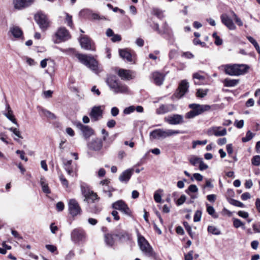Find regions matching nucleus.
<instances>
[{"mask_svg":"<svg viewBox=\"0 0 260 260\" xmlns=\"http://www.w3.org/2000/svg\"><path fill=\"white\" fill-rule=\"evenodd\" d=\"M223 69L225 73L230 76H240L245 74L249 67L244 64H226L219 67Z\"/></svg>","mask_w":260,"mask_h":260,"instance_id":"nucleus-1","label":"nucleus"},{"mask_svg":"<svg viewBox=\"0 0 260 260\" xmlns=\"http://www.w3.org/2000/svg\"><path fill=\"white\" fill-rule=\"evenodd\" d=\"M107 84L110 89L115 93H127L128 87L122 84L115 76H110L107 79Z\"/></svg>","mask_w":260,"mask_h":260,"instance_id":"nucleus-2","label":"nucleus"},{"mask_svg":"<svg viewBox=\"0 0 260 260\" xmlns=\"http://www.w3.org/2000/svg\"><path fill=\"white\" fill-rule=\"evenodd\" d=\"M80 62L95 73L98 72V62L91 55L80 53L76 54Z\"/></svg>","mask_w":260,"mask_h":260,"instance_id":"nucleus-3","label":"nucleus"},{"mask_svg":"<svg viewBox=\"0 0 260 260\" xmlns=\"http://www.w3.org/2000/svg\"><path fill=\"white\" fill-rule=\"evenodd\" d=\"M191 110L185 114V118L187 119L193 118L199 115L205 111L209 110L211 107L208 105H200L197 104H191L189 105Z\"/></svg>","mask_w":260,"mask_h":260,"instance_id":"nucleus-4","label":"nucleus"},{"mask_svg":"<svg viewBox=\"0 0 260 260\" xmlns=\"http://www.w3.org/2000/svg\"><path fill=\"white\" fill-rule=\"evenodd\" d=\"M86 233L82 228H75L71 232V240L75 244H83L86 242Z\"/></svg>","mask_w":260,"mask_h":260,"instance_id":"nucleus-5","label":"nucleus"},{"mask_svg":"<svg viewBox=\"0 0 260 260\" xmlns=\"http://www.w3.org/2000/svg\"><path fill=\"white\" fill-rule=\"evenodd\" d=\"M180 132L178 130L167 129L159 128L156 129L150 133V139H165L175 135L179 134Z\"/></svg>","mask_w":260,"mask_h":260,"instance_id":"nucleus-6","label":"nucleus"},{"mask_svg":"<svg viewBox=\"0 0 260 260\" xmlns=\"http://www.w3.org/2000/svg\"><path fill=\"white\" fill-rule=\"evenodd\" d=\"M138 244L140 249L146 256L154 258H156V254L153 250L152 247L143 236L139 237Z\"/></svg>","mask_w":260,"mask_h":260,"instance_id":"nucleus-7","label":"nucleus"},{"mask_svg":"<svg viewBox=\"0 0 260 260\" xmlns=\"http://www.w3.org/2000/svg\"><path fill=\"white\" fill-rule=\"evenodd\" d=\"M81 190L82 194L85 197L84 201L88 203L91 201L94 203L96 200H99V198L96 193L90 190L89 187L85 184L83 183L81 185Z\"/></svg>","mask_w":260,"mask_h":260,"instance_id":"nucleus-8","label":"nucleus"},{"mask_svg":"<svg viewBox=\"0 0 260 260\" xmlns=\"http://www.w3.org/2000/svg\"><path fill=\"white\" fill-rule=\"evenodd\" d=\"M70 38L68 31L64 27H60L54 34L52 40L55 44L64 42Z\"/></svg>","mask_w":260,"mask_h":260,"instance_id":"nucleus-9","label":"nucleus"},{"mask_svg":"<svg viewBox=\"0 0 260 260\" xmlns=\"http://www.w3.org/2000/svg\"><path fill=\"white\" fill-rule=\"evenodd\" d=\"M35 19L43 31L46 30L49 26L50 22L46 15L41 12H38L35 15Z\"/></svg>","mask_w":260,"mask_h":260,"instance_id":"nucleus-10","label":"nucleus"},{"mask_svg":"<svg viewBox=\"0 0 260 260\" xmlns=\"http://www.w3.org/2000/svg\"><path fill=\"white\" fill-rule=\"evenodd\" d=\"M206 134L209 136L222 137L226 135L227 131L221 126H212L208 129Z\"/></svg>","mask_w":260,"mask_h":260,"instance_id":"nucleus-11","label":"nucleus"},{"mask_svg":"<svg viewBox=\"0 0 260 260\" xmlns=\"http://www.w3.org/2000/svg\"><path fill=\"white\" fill-rule=\"evenodd\" d=\"M112 208L115 210L120 211L128 216H131V211L125 202L122 200H119L113 203Z\"/></svg>","mask_w":260,"mask_h":260,"instance_id":"nucleus-12","label":"nucleus"},{"mask_svg":"<svg viewBox=\"0 0 260 260\" xmlns=\"http://www.w3.org/2000/svg\"><path fill=\"white\" fill-rule=\"evenodd\" d=\"M68 206L70 213L72 216H75L81 214V209L76 200H70Z\"/></svg>","mask_w":260,"mask_h":260,"instance_id":"nucleus-13","label":"nucleus"},{"mask_svg":"<svg viewBox=\"0 0 260 260\" xmlns=\"http://www.w3.org/2000/svg\"><path fill=\"white\" fill-rule=\"evenodd\" d=\"M189 83L186 80H183L179 83L178 89L174 95L177 98H181L187 91Z\"/></svg>","mask_w":260,"mask_h":260,"instance_id":"nucleus-14","label":"nucleus"},{"mask_svg":"<svg viewBox=\"0 0 260 260\" xmlns=\"http://www.w3.org/2000/svg\"><path fill=\"white\" fill-rule=\"evenodd\" d=\"M74 125L81 130L85 139H88L93 135V130L89 126L84 125L79 121L75 122Z\"/></svg>","mask_w":260,"mask_h":260,"instance_id":"nucleus-15","label":"nucleus"},{"mask_svg":"<svg viewBox=\"0 0 260 260\" xmlns=\"http://www.w3.org/2000/svg\"><path fill=\"white\" fill-rule=\"evenodd\" d=\"M80 43L82 48L87 50H95V46L92 40L86 36H82L80 39Z\"/></svg>","mask_w":260,"mask_h":260,"instance_id":"nucleus-16","label":"nucleus"},{"mask_svg":"<svg viewBox=\"0 0 260 260\" xmlns=\"http://www.w3.org/2000/svg\"><path fill=\"white\" fill-rule=\"evenodd\" d=\"M165 121L170 124L177 125L184 122L183 117L179 114H173L165 118Z\"/></svg>","mask_w":260,"mask_h":260,"instance_id":"nucleus-17","label":"nucleus"},{"mask_svg":"<svg viewBox=\"0 0 260 260\" xmlns=\"http://www.w3.org/2000/svg\"><path fill=\"white\" fill-rule=\"evenodd\" d=\"M91 118L94 121H98L103 116V111L101 106H94L89 114Z\"/></svg>","mask_w":260,"mask_h":260,"instance_id":"nucleus-18","label":"nucleus"},{"mask_svg":"<svg viewBox=\"0 0 260 260\" xmlns=\"http://www.w3.org/2000/svg\"><path fill=\"white\" fill-rule=\"evenodd\" d=\"M221 21L222 23L225 25L229 29L235 30L236 26L234 23L233 20L230 17L226 14H223L220 16Z\"/></svg>","mask_w":260,"mask_h":260,"instance_id":"nucleus-19","label":"nucleus"},{"mask_svg":"<svg viewBox=\"0 0 260 260\" xmlns=\"http://www.w3.org/2000/svg\"><path fill=\"white\" fill-rule=\"evenodd\" d=\"M88 147L90 150L100 151L103 147L102 140L99 138L93 139L88 144Z\"/></svg>","mask_w":260,"mask_h":260,"instance_id":"nucleus-20","label":"nucleus"},{"mask_svg":"<svg viewBox=\"0 0 260 260\" xmlns=\"http://www.w3.org/2000/svg\"><path fill=\"white\" fill-rule=\"evenodd\" d=\"M133 72L130 70L125 69H119L118 72V76L123 80H131L135 78L133 74Z\"/></svg>","mask_w":260,"mask_h":260,"instance_id":"nucleus-21","label":"nucleus"},{"mask_svg":"<svg viewBox=\"0 0 260 260\" xmlns=\"http://www.w3.org/2000/svg\"><path fill=\"white\" fill-rule=\"evenodd\" d=\"M133 172V169H129L123 171L119 176V180L122 182L127 183L130 179Z\"/></svg>","mask_w":260,"mask_h":260,"instance_id":"nucleus-22","label":"nucleus"},{"mask_svg":"<svg viewBox=\"0 0 260 260\" xmlns=\"http://www.w3.org/2000/svg\"><path fill=\"white\" fill-rule=\"evenodd\" d=\"M34 0H15L14 6L16 9H20L29 6Z\"/></svg>","mask_w":260,"mask_h":260,"instance_id":"nucleus-23","label":"nucleus"},{"mask_svg":"<svg viewBox=\"0 0 260 260\" xmlns=\"http://www.w3.org/2000/svg\"><path fill=\"white\" fill-rule=\"evenodd\" d=\"M173 107V105H161L159 107L156 109V113L157 114H164L171 111Z\"/></svg>","mask_w":260,"mask_h":260,"instance_id":"nucleus-24","label":"nucleus"},{"mask_svg":"<svg viewBox=\"0 0 260 260\" xmlns=\"http://www.w3.org/2000/svg\"><path fill=\"white\" fill-rule=\"evenodd\" d=\"M152 76L154 83L157 85H160L162 84L164 80V76L162 74L156 72L153 73Z\"/></svg>","mask_w":260,"mask_h":260,"instance_id":"nucleus-25","label":"nucleus"},{"mask_svg":"<svg viewBox=\"0 0 260 260\" xmlns=\"http://www.w3.org/2000/svg\"><path fill=\"white\" fill-rule=\"evenodd\" d=\"M119 53L120 57L127 61H132L131 54L126 49H120Z\"/></svg>","mask_w":260,"mask_h":260,"instance_id":"nucleus-26","label":"nucleus"},{"mask_svg":"<svg viewBox=\"0 0 260 260\" xmlns=\"http://www.w3.org/2000/svg\"><path fill=\"white\" fill-rule=\"evenodd\" d=\"M6 108L8 111L7 113H5L4 114L10 120H11L13 123L18 124L16 121V119L14 118V116L13 114V111L11 110L10 106L8 104L6 105Z\"/></svg>","mask_w":260,"mask_h":260,"instance_id":"nucleus-27","label":"nucleus"},{"mask_svg":"<svg viewBox=\"0 0 260 260\" xmlns=\"http://www.w3.org/2000/svg\"><path fill=\"white\" fill-rule=\"evenodd\" d=\"M10 32L15 38H20L22 36L23 32L21 29L18 26H13L10 27Z\"/></svg>","mask_w":260,"mask_h":260,"instance_id":"nucleus-28","label":"nucleus"},{"mask_svg":"<svg viewBox=\"0 0 260 260\" xmlns=\"http://www.w3.org/2000/svg\"><path fill=\"white\" fill-rule=\"evenodd\" d=\"M239 82V79H231L226 78L224 79L223 84L226 87H234L236 86Z\"/></svg>","mask_w":260,"mask_h":260,"instance_id":"nucleus-29","label":"nucleus"},{"mask_svg":"<svg viewBox=\"0 0 260 260\" xmlns=\"http://www.w3.org/2000/svg\"><path fill=\"white\" fill-rule=\"evenodd\" d=\"M105 241L107 245L109 246H112L114 244V240L113 235L110 234H107L105 236Z\"/></svg>","mask_w":260,"mask_h":260,"instance_id":"nucleus-30","label":"nucleus"},{"mask_svg":"<svg viewBox=\"0 0 260 260\" xmlns=\"http://www.w3.org/2000/svg\"><path fill=\"white\" fill-rule=\"evenodd\" d=\"M40 184L42 187V190L44 193L47 194H49L50 193V190L49 188L48 184L45 182L44 178H41Z\"/></svg>","mask_w":260,"mask_h":260,"instance_id":"nucleus-31","label":"nucleus"},{"mask_svg":"<svg viewBox=\"0 0 260 260\" xmlns=\"http://www.w3.org/2000/svg\"><path fill=\"white\" fill-rule=\"evenodd\" d=\"M247 39L248 40V41L251 43L253 44V45L254 46V47H255L256 50L257 51V52H258V53L259 54H260V47H259V45L258 44V43H257V42L256 41V40L255 39H254V38H253L251 36H247Z\"/></svg>","mask_w":260,"mask_h":260,"instance_id":"nucleus-32","label":"nucleus"},{"mask_svg":"<svg viewBox=\"0 0 260 260\" xmlns=\"http://www.w3.org/2000/svg\"><path fill=\"white\" fill-rule=\"evenodd\" d=\"M121 241H126L130 239V236L126 232H121L115 235Z\"/></svg>","mask_w":260,"mask_h":260,"instance_id":"nucleus-33","label":"nucleus"},{"mask_svg":"<svg viewBox=\"0 0 260 260\" xmlns=\"http://www.w3.org/2000/svg\"><path fill=\"white\" fill-rule=\"evenodd\" d=\"M38 109H40L42 112V113L44 114V115H45L46 117H48L49 118H50L52 119L55 118V115L54 114L52 113L51 112H50V111H49L47 110L44 109L40 107H38Z\"/></svg>","mask_w":260,"mask_h":260,"instance_id":"nucleus-34","label":"nucleus"},{"mask_svg":"<svg viewBox=\"0 0 260 260\" xmlns=\"http://www.w3.org/2000/svg\"><path fill=\"white\" fill-rule=\"evenodd\" d=\"M206 207L207 211L209 215H211L214 218L218 217L217 215L215 213V209L212 206L209 205L208 204H206Z\"/></svg>","mask_w":260,"mask_h":260,"instance_id":"nucleus-35","label":"nucleus"},{"mask_svg":"<svg viewBox=\"0 0 260 260\" xmlns=\"http://www.w3.org/2000/svg\"><path fill=\"white\" fill-rule=\"evenodd\" d=\"M202 160V158L193 155L190 158L189 162L192 165L196 166L198 164H200Z\"/></svg>","mask_w":260,"mask_h":260,"instance_id":"nucleus-36","label":"nucleus"},{"mask_svg":"<svg viewBox=\"0 0 260 260\" xmlns=\"http://www.w3.org/2000/svg\"><path fill=\"white\" fill-rule=\"evenodd\" d=\"M208 231L213 235H218L220 234V231L216 227L213 225H209L208 227Z\"/></svg>","mask_w":260,"mask_h":260,"instance_id":"nucleus-37","label":"nucleus"},{"mask_svg":"<svg viewBox=\"0 0 260 260\" xmlns=\"http://www.w3.org/2000/svg\"><path fill=\"white\" fill-rule=\"evenodd\" d=\"M254 136V134L248 131L246 134L245 137L242 138V141L243 142H247L251 140Z\"/></svg>","mask_w":260,"mask_h":260,"instance_id":"nucleus-38","label":"nucleus"},{"mask_svg":"<svg viewBox=\"0 0 260 260\" xmlns=\"http://www.w3.org/2000/svg\"><path fill=\"white\" fill-rule=\"evenodd\" d=\"M233 225L236 228L241 227L243 229H245L244 224L239 219H234Z\"/></svg>","mask_w":260,"mask_h":260,"instance_id":"nucleus-39","label":"nucleus"},{"mask_svg":"<svg viewBox=\"0 0 260 260\" xmlns=\"http://www.w3.org/2000/svg\"><path fill=\"white\" fill-rule=\"evenodd\" d=\"M64 170L67 171L68 173V174L72 177L76 176L77 175L76 173L74 172L73 171V168L71 166H66L65 167H63Z\"/></svg>","mask_w":260,"mask_h":260,"instance_id":"nucleus-40","label":"nucleus"},{"mask_svg":"<svg viewBox=\"0 0 260 260\" xmlns=\"http://www.w3.org/2000/svg\"><path fill=\"white\" fill-rule=\"evenodd\" d=\"M45 247L48 251H49L51 253H55L56 254H58L57 247L55 246L50 244H47L45 245Z\"/></svg>","mask_w":260,"mask_h":260,"instance_id":"nucleus-41","label":"nucleus"},{"mask_svg":"<svg viewBox=\"0 0 260 260\" xmlns=\"http://www.w3.org/2000/svg\"><path fill=\"white\" fill-rule=\"evenodd\" d=\"M251 163L255 166H258L260 165V156L255 155L251 159Z\"/></svg>","mask_w":260,"mask_h":260,"instance_id":"nucleus-42","label":"nucleus"},{"mask_svg":"<svg viewBox=\"0 0 260 260\" xmlns=\"http://www.w3.org/2000/svg\"><path fill=\"white\" fill-rule=\"evenodd\" d=\"M198 191V188L196 185L191 184L189 186L188 189L186 190V192L190 194L189 192H197Z\"/></svg>","mask_w":260,"mask_h":260,"instance_id":"nucleus-43","label":"nucleus"},{"mask_svg":"<svg viewBox=\"0 0 260 260\" xmlns=\"http://www.w3.org/2000/svg\"><path fill=\"white\" fill-rule=\"evenodd\" d=\"M231 13L234 18V20L236 22V23L238 25L241 26L243 25V22L242 20L238 17V16L236 14V13L233 11H231Z\"/></svg>","mask_w":260,"mask_h":260,"instance_id":"nucleus-44","label":"nucleus"},{"mask_svg":"<svg viewBox=\"0 0 260 260\" xmlns=\"http://www.w3.org/2000/svg\"><path fill=\"white\" fill-rule=\"evenodd\" d=\"M207 90L199 89L197 92V96L199 98H203L207 95Z\"/></svg>","mask_w":260,"mask_h":260,"instance_id":"nucleus-45","label":"nucleus"},{"mask_svg":"<svg viewBox=\"0 0 260 260\" xmlns=\"http://www.w3.org/2000/svg\"><path fill=\"white\" fill-rule=\"evenodd\" d=\"M201 216L202 212L200 210H197L194 215L193 221L194 222L200 221L201 220Z\"/></svg>","mask_w":260,"mask_h":260,"instance_id":"nucleus-46","label":"nucleus"},{"mask_svg":"<svg viewBox=\"0 0 260 260\" xmlns=\"http://www.w3.org/2000/svg\"><path fill=\"white\" fill-rule=\"evenodd\" d=\"M8 129L10 131L13 132V134L15 135H16L17 137H18V138L22 139V137L21 136L20 131L18 129H17L16 128L10 127V128H9Z\"/></svg>","mask_w":260,"mask_h":260,"instance_id":"nucleus-47","label":"nucleus"},{"mask_svg":"<svg viewBox=\"0 0 260 260\" xmlns=\"http://www.w3.org/2000/svg\"><path fill=\"white\" fill-rule=\"evenodd\" d=\"M207 143V140H205L204 141H194L192 142V148H195L197 145H206Z\"/></svg>","mask_w":260,"mask_h":260,"instance_id":"nucleus-48","label":"nucleus"},{"mask_svg":"<svg viewBox=\"0 0 260 260\" xmlns=\"http://www.w3.org/2000/svg\"><path fill=\"white\" fill-rule=\"evenodd\" d=\"M230 203L232 205H234L237 207H244V204L242 202H241L239 201L236 200H234V199L231 200V201H230Z\"/></svg>","mask_w":260,"mask_h":260,"instance_id":"nucleus-49","label":"nucleus"},{"mask_svg":"<svg viewBox=\"0 0 260 260\" xmlns=\"http://www.w3.org/2000/svg\"><path fill=\"white\" fill-rule=\"evenodd\" d=\"M135 110V107L134 106H131L125 108L123 110V113L125 114H129L133 112Z\"/></svg>","mask_w":260,"mask_h":260,"instance_id":"nucleus-50","label":"nucleus"},{"mask_svg":"<svg viewBox=\"0 0 260 260\" xmlns=\"http://www.w3.org/2000/svg\"><path fill=\"white\" fill-rule=\"evenodd\" d=\"M66 21L69 26L71 27L73 26V23L72 22V16H70L68 14H66Z\"/></svg>","mask_w":260,"mask_h":260,"instance_id":"nucleus-51","label":"nucleus"},{"mask_svg":"<svg viewBox=\"0 0 260 260\" xmlns=\"http://www.w3.org/2000/svg\"><path fill=\"white\" fill-rule=\"evenodd\" d=\"M186 200V197L185 195H181V197L178 199L177 201V204L178 206H180L183 204Z\"/></svg>","mask_w":260,"mask_h":260,"instance_id":"nucleus-52","label":"nucleus"},{"mask_svg":"<svg viewBox=\"0 0 260 260\" xmlns=\"http://www.w3.org/2000/svg\"><path fill=\"white\" fill-rule=\"evenodd\" d=\"M192 77L194 79H198L200 81H203L205 79L204 76L200 75L199 73H194Z\"/></svg>","mask_w":260,"mask_h":260,"instance_id":"nucleus-53","label":"nucleus"},{"mask_svg":"<svg viewBox=\"0 0 260 260\" xmlns=\"http://www.w3.org/2000/svg\"><path fill=\"white\" fill-rule=\"evenodd\" d=\"M90 17L93 20L106 19V18L104 17H101L98 14L96 13L91 14Z\"/></svg>","mask_w":260,"mask_h":260,"instance_id":"nucleus-54","label":"nucleus"},{"mask_svg":"<svg viewBox=\"0 0 260 260\" xmlns=\"http://www.w3.org/2000/svg\"><path fill=\"white\" fill-rule=\"evenodd\" d=\"M183 225H184V227L185 228V230L188 232V233L189 234V235L190 236L192 237V235H191V226L189 225L188 222H186V221H184L183 222Z\"/></svg>","mask_w":260,"mask_h":260,"instance_id":"nucleus-55","label":"nucleus"},{"mask_svg":"<svg viewBox=\"0 0 260 260\" xmlns=\"http://www.w3.org/2000/svg\"><path fill=\"white\" fill-rule=\"evenodd\" d=\"M16 153L18 154H20V157L21 159L25 160V161H27V158L25 156V153L23 151L21 150H17Z\"/></svg>","mask_w":260,"mask_h":260,"instance_id":"nucleus-56","label":"nucleus"},{"mask_svg":"<svg viewBox=\"0 0 260 260\" xmlns=\"http://www.w3.org/2000/svg\"><path fill=\"white\" fill-rule=\"evenodd\" d=\"M59 179L63 185L65 186L66 187H68V181L62 175H60Z\"/></svg>","mask_w":260,"mask_h":260,"instance_id":"nucleus-57","label":"nucleus"},{"mask_svg":"<svg viewBox=\"0 0 260 260\" xmlns=\"http://www.w3.org/2000/svg\"><path fill=\"white\" fill-rule=\"evenodd\" d=\"M235 125L238 128H242L244 125L243 120H236L235 122Z\"/></svg>","mask_w":260,"mask_h":260,"instance_id":"nucleus-58","label":"nucleus"},{"mask_svg":"<svg viewBox=\"0 0 260 260\" xmlns=\"http://www.w3.org/2000/svg\"><path fill=\"white\" fill-rule=\"evenodd\" d=\"M193 254V251L192 250H191L188 253L185 254V255H184L185 260H192Z\"/></svg>","mask_w":260,"mask_h":260,"instance_id":"nucleus-59","label":"nucleus"},{"mask_svg":"<svg viewBox=\"0 0 260 260\" xmlns=\"http://www.w3.org/2000/svg\"><path fill=\"white\" fill-rule=\"evenodd\" d=\"M64 208V204L62 202H59L56 204V209L58 211H62Z\"/></svg>","mask_w":260,"mask_h":260,"instance_id":"nucleus-60","label":"nucleus"},{"mask_svg":"<svg viewBox=\"0 0 260 260\" xmlns=\"http://www.w3.org/2000/svg\"><path fill=\"white\" fill-rule=\"evenodd\" d=\"M91 92L97 96H99L101 94V92L99 89L96 87V86H93L91 89Z\"/></svg>","mask_w":260,"mask_h":260,"instance_id":"nucleus-61","label":"nucleus"},{"mask_svg":"<svg viewBox=\"0 0 260 260\" xmlns=\"http://www.w3.org/2000/svg\"><path fill=\"white\" fill-rule=\"evenodd\" d=\"M119 112V111L118 109L116 107H113L111 110V114L114 117L116 116L118 114Z\"/></svg>","mask_w":260,"mask_h":260,"instance_id":"nucleus-62","label":"nucleus"},{"mask_svg":"<svg viewBox=\"0 0 260 260\" xmlns=\"http://www.w3.org/2000/svg\"><path fill=\"white\" fill-rule=\"evenodd\" d=\"M154 199L156 203H160L161 201V197L160 194L155 192L154 194Z\"/></svg>","mask_w":260,"mask_h":260,"instance_id":"nucleus-63","label":"nucleus"},{"mask_svg":"<svg viewBox=\"0 0 260 260\" xmlns=\"http://www.w3.org/2000/svg\"><path fill=\"white\" fill-rule=\"evenodd\" d=\"M116 125V121L113 119L109 120L107 123V125L109 128H113Z\"/></svg>","mask_w":260,"mask_h":260,"instance_id":"nucleus-64","label":"nucleus"}]
</instances>
